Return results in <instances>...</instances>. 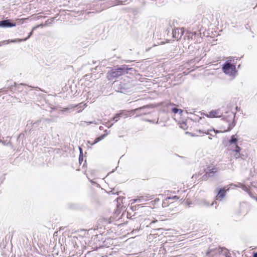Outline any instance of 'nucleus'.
Instances as JSON below:
<instances>
[{"instance_id": "f257e3e1", "label": "nucleus", "mask_w": 257, "mask_h": 257, "mask_svg": "<svg viewBox=\"0 0 257 257\" xmlns=\"http://www.w3.org/2000/svg\"><path fill=\"white\" fill-rule=\"evenodd\" d=\"M229 118L228 119H224L219 127V130L215 131L214 129L212 130V132H214L215 134L219 133H225L230 131L235 125L234 119L235 117L234 113L233 112H229L228 115Z\"/></svg>"}, {"instance_id": "f03ea898", "label": "nucleus", "mask_w": 257, "mask_h": 257, "mask_svg": "<svg viewBox=\"0 0 257 257\" xmlns=\"http://www.w3.org/2000/svg\"><path fill=\"white\" fill-rule=\"evenodd\" d=\"M190 125L189 129L188 132H186V134L190 135L192 137H200L202 136L204 134H209L212 132V130H207V132L204 130H201L199 128L198 124L193 121L192 120L191 123H189Z\"/></svg>"}, {"instance_id": "7ed1b4c3", "label": "nucleus", "mask_w": 257, "mask_h": 257, "mask_svg": "<svg viewBox=\"0 0 257 257\" xmlns=\"http://www.w3.org/2000/svg\"><path fill=\"white\" fill-rule=\"evenodd\" d=\"M218 168L213 163H210L206 165V168L200 171L199 175L204 174L202 176V179L206 180L210 177H212L218 172Z\"/></svg>"}, {"instance_id": "20e7f679", "label": "nucleus", "mask_w": 257, "mask_h": 257, "mask_svg": "<svg viewBox=\"0 0 257 257\" xmlns=\"http://www.w3.org/2000/svg\"><path fill=\"white\" fill-rule=\"evenodd\" d=\"M128 69L123 66L121 68L117 69H112L109 71L107 74V78L109 80H112L114 78L120 77L128 73Z\"/></svg>"}, {"instance_id": "39448f33", "label": "nucleus", "mask_w": 257, "mask_h": 257, "mask_svg": "<svg viewBox=\"0 0 257 257\" xmlns=\"http://www.w3.org/2000/svg\"><path fill=\"white\" fill-rule=\"evenodd\" d=\"M225 110V109L224 107H222L221 108H217L216 109H212L207 113H203L204 115L206 116L208 118H215V117H220L223 116V111Z\"/></svg>"}, {"instance_id": "423d86ee", "label": "nucleus", "mask_w": 257, "mask_h": 257, "mask_svg": "<svg viewBox=\"0 0 257 257\" xmlns=\"http://www.w3.org/2000/svg\"><path fill=\"white\" fill-rule=\"evenodd\" d=\"M242 189L248 193L250 197L257 200V187L254 186L251 187L241 185Z\"/></svg>"}, {"instance_id": "0eeeda50", "label": "nucleus", "mask_w": 257, "mask_h": 257, "mask_svg": "<svg viewBox=\"0 0 257 257\" xmlns=\"http://www.w3.org/2000/svg\"><path fill=\"white\" fill-rule=\"evenodd\" d=\"M223 71L229 75H234L236 72L235 66L229 63H226L222 67Z\"/></svg>"}, {"instance_id": "6e6552de", "label": "nucleus", "mask_w": 257, "mask_h": 257, "mask_svg": "<svg viewBox=\"0 0 257 257\" xmlns=\"http://www.w3.org/2000/svg\"><path fill=\"white\" fill-rule=\"evenodd\" d=\"M184 33L183 28H176L173 31V37L176 40H180Z\"/></svg>"}, {"instance_id": "1a4fd4ad", "label": "nucleus", "mask_w": 257, "mask_h": 257, "mask_svg": "<svg viewBox=\"0 0 257 257\" xmlns=\"http://www.w3.org/2000/svg\"><path fill=\"white\" fill-rule=\"evenodd\" d=\"M228 190H229V188L226 187L220 188L218 190L217 194L216 196V199L220 200H222L225 196L226 191Z\"/></svg>"}, {"instance_id": "9d476101", "label": "nucleus", "mask_w": 257, "mask_h": 257, "mask_svg": "<svg viewBox=\"0 0 257 257\" xmlns=\"http://www.w3.org/2000/svg\"><path fill=\"white\" fill-rule=\"evenodd\" d=\"M216 253H218L220 257H231L229 252L226 248H219L216 249Z\"/></svg>"}, {"instance_id": "9b49d317", "label": "nucleus", "mask_w": 257, "mask_h": 257, "mask_svg": "<svg viewBox=\"0 0 257 257\" xmlns=\"http://www.w3.org/2000/svg\"><path fill=\"white\" fill-rule=\"evenodd\" d=\"M179 199V197L177 196H174L173 197H168L166 198L163 201L162 206L163 207H166L168 206L169 203H171L172 202H171V200H178Z\"/></svg>"}, {"instance_id": "f8f14e48", "label": "nucleus", "mask_w": 257, "mask_h": 257, "mask_svg": "<svg viewBox=\"0 0 257 257\" xmlns=\"http://www.w3.org/2000/svg\"><path fill=\"white\" fill-rule=\"evenodd\" d=\"M133 110L131 111H125V110H121L119 113H117L113 117V120H115L116 121L119 118V117L122 115H127L128 114H131L133 113Z\"/></svg>"}, {"instance_id": "ddd939ff", "label": "nucleus", "mask_w": 257, "mask_h": 257, "mask_svg": "<svg viewBox=\"0 0 257 257\" xmlns=\"http://www.w3.org/2000/svg\"><path fill=\"white\" fill-rule=\"evenodd\" d=\"M16 26L15 23L10 22V20L0 21V26L4 28L12 27Z\"/></svg>"}, {"instance_id": "4468645a", "label": "nucleus", "mask_w": 257, "mask_h": 257, "mask_svg": "<svg viewBox=\"0 0 257 257\" xmlns=\"http://www.w3.org/2000/svg\"><path fill=\"white\" fill-rule=\"evenodd\" d=\"M135 210H128L127 211L125 210L122 213V215H126L127 218L133 219V217L135 216L136 213Z\"/></svg>"}, {"instance_id": "2eb2a0df", "label": "nucleus", "mask_w": 257, "mask_h": 257, "mask_svg": "<svg viewBox=\"0 0 257 257\" xmlns=\"http://www.w3.org/2000/svg\"><path fill=\"white\" fill-rule=\"evenodd\" d=\"M192 120H188L184 122H182L180 123V127L182 129L186 131V132H188V130L189 129L190 125L189 123H191Z\"/></svg>"}, {"instance_id": "dca6fc26", "label": "nucleus", "mask_w": 257, "mask_h": 257, "mask_svg": "<svg viewBox=\"0 0 257 257\" xmlns=\"http://www.w3.org/2000/svg\"><path fill=\"white\" fill-rule=\"evenodd\" d=\"M108 134L109 132H107V131L106 130L104 134L101 135L100 136L96 138L95 139L94 142L92 144V145H94L98 143V142L100 141L101 140H103L105 137H106L108 135Z\"/></svg>"}, {"instance_id": "f3484780", "label": "nucleus", "mask_w": 257, "mask_h": 257, "mask_svg": "<svg viewBox=\"0 0 257 257\" xmlns=\"http://www.w3.org/2000/svg\"><path fill=\"white\" fill-rule=\"evenodd\" d=\"M123 199L120 197H118L116 199L117 202V209H122V208H125V206H124L123 205Z\"/></svg>"}, {"instance_id": "a211bd4d", "label": "nucleus", "mask_w": 257, "mask_h": 257, "mask_svg": "<svg viewBox=\"0 0 257 257\" xmlns=\"http://www.w3.org/2000/svg\"><path fill=\"white\" fill-rule=\"evenodd\" d=\"M240 150H241L240 148L238 146L236 145L235 149L233 151V152L235 153L234 157L236 158H239L240 157V153H239V152H240Z\"/></svg>"}, {"instance_id": "6ab92c4d", "label": "nucleus", "mask_w": 257, "mask_h": 257, "mask_svg": "<svg viewBox=\"0 0 257 257\" xmlns=\"http://www.w3.org/2000/svg\"><path fill=\"white\" fill-rule=\"evenodd\" d=\"M196 33L195 32H187L186 34V36L187 37L188 39H193L196 36Z\"/></svg>"}, {"instance_id": "aec40b11", "label": "nucleus", "mask_w": 257, "mask_h": 257, "mask_svg": "<svg viewBox=\"0 0 257 257\" xmlns=\"http://www.w3.org/2000/svg\"><path fill=\"white\" fill-rule=\"evenodd\" d=\"M237 142V139L234 135H232L231 139L229 140V143L230 144L236 143Z\"/></svg>"}, {"instance_id": "412c9836", "label": "nucleus", "mask_w": 257, "mask_h": 257, "mask_svg": "<svg viewBox=\"0 0 257 257\" xmlns=\"http://www.w3.org/2000/svg\"><path fill=\"white\" fill-rule=\"evenodd\" d=\"M172 112H173V113H178V112H179V113H182V112H183V111H182V109H178V108H172Z\"/></svg>"}, {"instance_id": "4be33fe9", "label": "nucleus", "mask_w": 257, "mask_h": 257, "mask_svg": "<svg viewBox=\"0 0 257 257\" xmlns=\"http://www.w3.org/2000/svg\"><path fill=\"white\" fill-rule=\"evenodd\" d=\"M17 41L20 42V41H21V40H19L18 41H17V40H8L4 41V42H2V43H3L4 44H8L9 43L16 42H17Z\"/></svg>"}, {"instance_id": "5701e85b", "label": "nucleus", "mask_w": 257, "mask_h": 257, "mask_svg": "<svg viewBox=\"0 0 257 257\" xmlns=\"http://www.w3.org/2000/svg\"><path fill=\"white\" fill-rule=\"evenodd\" d=\"M38 26H37V27H34V28H33V30H32L31 31V32L29 33V35H28V37H27L26 38L24 39L23 40H24V41H25V40H27L29 38H30V37L32 36V35L33 34V30H34L35 29H36V28H38Z\"/></svg>"}, {"instance_id": "b1692460", "label": "nucleus", "mask_w": 257, "mask_h": 257, "mask_svg": "<svg viewBox=\"0 0 257 257\" xmlns=\"http://www.w3.org/2000/svg\"><path fill=\"white\" fill-rule=\"evenodd\" d=\"M131 201H132L131 204H132L135 203H136V202H137L138 201L140 202V199H134V200H131Z\"/></svg>"}, {"instance_id": "393cba45", "label": "nucleus", "mask_w": 257, "mask_h": 257, "mask_svg": "<svg viewBox=\"0 0 257 257\" xmlns=\"http://www.w3.org/2000/svg\"><path fill=\"white\" fill-rule=\"evenodd\" d=\"M85 123L87 124V125H89L90 124H91L92 123V122L91 121H89V122H85Z\"/></svg>"}, {"instance_id": "a878e982", "label": "nucleus", "mask_w": 257, "mask_h": 257, "mask_svg": "<svg viewBox=\"0 0 257 257\" xmlns=\"http://www.w3.org/2000/svg\"><path fill=\"white\" fill-rule=\"evenodd\" d=\"M253 257H257V252L254 253Z\"/></svg>"}, {"instance_id": "bb28decb", "label": "nucleus", "mask_w": 257, "mask_h": 257, "mask_svg": "<svg viewBox=\"0 0 257 257\" xmlns=\"http://www.w3.org/2000/svg\"><path fill=\"white\" fill-rule=\"evenodd\" d=\"M102 128H103V126H100L99 127V129H100V130H102Z\"/></svg>"}, {"instance_id": "cd10ccee", "label": "nucleus", "mask_w": 257, "mask_h": 257, "mask_svg": "<svg viewBox=\"0 0 257 257\" xmlns=\"http://www.w3.org/2000/svg\"><path fill=\"white\" fill-rule=\"evenodd\" d=\"M197 174H195L193 176V177H197Z\"/></svg>"}, {"instance_id": "c85d7f7f", "label": "nucleus", "mask_w": 257, "mask_h": 257, "mask_svg": "<svg viewBox=\"0 0 257 257\" xmlns=\"http://www.w3.org/2000/svg\"><path fill=\"white\" fill-rule=\"evenodd\" d=\"M2 45L0 44V46H1Z\"/></svg>"}]
</instances>
